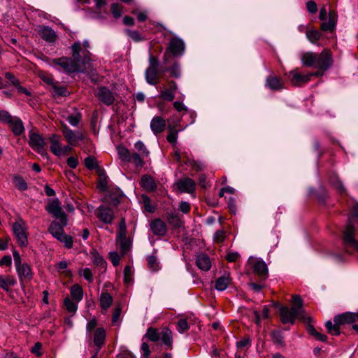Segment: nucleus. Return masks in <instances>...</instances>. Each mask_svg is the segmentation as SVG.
<instances>
[{"label":"nucleus","instance_id":"1","mask_svg":"<svg viewBox=\"0 0 358 358\" xmlns=\"http://www.w3.org/2000/svg\"><path fill=\"white\" fill-rule=\"evenodd\" d=\"M71 57H69V73H85L90 67L91 53L83 49L80 41L75 42L71 47Z\"/></svg>","mask_w":358,"mask_h":358},{"label":"nucleus","instance_id":"2","mask_svg":"<svg viewBox=\"0 0 358 358\" xmlns=\"http://www.w3.org/2000/svg\"><path fill=\"white\" fill-rule=\"evenodd\" d=\"M352 324V329L358 334V311L345 312L334 317L333 322L329 320L325 323L327 332L332 336H339L345 325Z\"/></svg>","mask_w":358,"mask_h":358},{"label":"nucleus","instance_id":"3","mask_svg":"<svg viewBox=\"0 0 358 358\" xmlns=\"http://www.w3.org/2000/svg\"><path fill=\"white\" fill-rule=\"evenodd\" d=\"M357 227L350 222H347L342 231L343 245L346 252L353 254L358 252V241L355 238Z\"/></svg>","mask_w":358,"mask_h":358},{"label":"nucleus","instance_id":"4","mask_svg":"<svg viewBox=\"0 0 358 358\" xmlns=\"http://www.w3.org/2000/svg\"><path fill=\"white\" fill-rule=\"evenodd\" d=\"M185 50V44L182 39L177 36L171 38L163 55V64L168 65L170 59L180 57Z\"/></svg>","mask_w":358,"mask_h":358},{"label":"nucleus","instance_id":"5","mask_svg":"<svg viewBox=\"0 0 358 358\" xmlns=\"http://www.w3.org/2000/svg\"><path fill=\"white\" fill-rule=\"evenodd\" d=\"M149 66L145 72L146 82L152 85L158 84L160 78L163 76L161 72L165 66H160L159 60L157 57L150 55L149 56Z\"/></svg>","mask_w":358,"mask_h":358},{"label":"nucleus","instance_id":"6","mask_svg":"<svg viewBox=\"0 0 358 358\" xmlns=\"http://www.w3.org/2000/svg\"><path fill=\"white\" fill-rule=\"evenodd\" d=\"M280 321L282 324H294L296 318L303 322H310L311 319L300 312L298 308L282 306L279 308Z\"/></svg>","mask_w":358,"mask_h":358},{"label":"nucleus","instance_id":"7","mask_svg":"<svg viewBox=\"0 0 358 358\" xmlns=\"http://www.w3.org/2000/svg\"><path fill=\"white\" fill-rule=\"evenodd\" d=\"M181 121L182 117H180L178 115H173L167 120L168 134L166 140L173 145L177 143L178 132L184 130L188 125L187 124L185 125L182 124Z\"/></svg>","mask_w":358,"mask_h":358},{"label":"nucleus","instance_id":"8","mask_svg":"<svg viewBox=\"0 0 358 358\" xmlns=\"http://www.w3.org/2000/svg\"><path fill=\"white\" fill-rule=\"evenodd\" d=\"M119 158L124 162L133 163L136 167L142 168L144 164V160L141 159L140 155L134 152L131 153L129 150L124 145H118L117 147Z\"/></svg>","mask_w":358,"mask_h":358},{"label":"nucleus","instance_id":"9","mask_svg":"<svg viewBox=\"0 0 358 358\" xmlns=\"http://www.w3.org/2000/svg\"><path fill=\"white\" fill-rule=\"evenodd\" d=\"M13 234L20 247H26L28 244L26 223L22 218H18L13 224Z\"/></svg>","mask_w":358,"mask_h":358},{"label":"nucleus","instance_id":"10","mask_svg":"<svg viewBox=\"0 0 358 358\" xmlns=\"http://www.w3.org/2000/svg\"><path fill=\"white\" fill-rule=\"evenodd\" d=\"M45 210L57 220H60L64 224L67 222V217L62 210L61 203L58 199H48L45 206Z\"/></svg>","mask_w":358,"mask_h":358},{"label":"nucleus","instance_id":"11","mask_svg":"<svg viewBox=\"0 0 358 358\" xmlns=\"http://www.w3.org/2000/svg\"><path fill=\"white\" fill-rule=\"evenodd\" d=\"M71 301L69 299V314H74L78 309V303L83 298V287L78 285H73L70 288Z\"/></svg>","mask_w":358,"mask_h":358},{"label":"nucleus","instance_id":"12","mask_svg":"<svg viewBox=\"0 0 358 358\" xmlns=\"http://www.w3.org/2000/svg\"><path fill=\"white\" fill-rule=\"evenodd\" d=\"M315 68L322 71L329 69L333 64L332 54L329 50L324 49L320 54L316 55Z\"/></svg>","mask_w":358,"mask_h":358},{"label":"nucleus","instance_id":"13","mask_svg":"<svg viewBox=\"0 0 358 358\" xmlns=\"http://www.w3.org/2000/svg\"><path fill=\"white\" fill-rule=\"evenodd\" d=\"M29 146L41 156H45L47 152L45 148L46 145L45 139L39 134L31 131L29 132Z\"/></svg>","mask_w":358,"mask_h":358},{"label":"nucleus","instance_id":"14","mask_svg":"<svg viewBox=\"0 0 358 358\" xmlns=\"http://www.w3.org/2000/svg\"><path fill=\"white\" fill-rule=\"evenodd\" d=\"M285 76L287 77L292 85L294 87H302L310 82V76L307 73H301L298 69H294Z\"/></svg>","mask_w":358,"mask_h":358},{"label":"nucleus","instance_id":"15","mask_svg":"<svg viewBox=\"0 0 358 358\" xmlns=\"http://www.w3.org/2000/svg\"><path fill=\"white\" fill-rule=\"evenodd\" d=\"M67 222L64 224L63 222L53 221L48 227V231L53 237L64 243V246L67 247V235L65 234L64 227Z\"/></svg>","mask_w":358,"mask_h":358},{"label":"nucleus","instance_id":"16","mask_svg":"<svg viewBox=\"0 0 358 358\" xmlns=\"http://www.w3.org/2000/svg\"><path fill=\"white\" fill-rule=\"evenodd\" d=\"M95 96L100 102L107 106H112L115 101V93L106 86L99 87Z\"/></svg>","mask_w":358,"mask_h":358},{"label":"nucleus","instance_id":"17","mask_svg":"<svg viewBox=\"0 0 358 358\" xmlns=\"http://www.w3.org/2000/svg\"><path fill=\"white\" fill-rule=\"evenodd\" d=\"M96 217L104 224H110L115 218L114 211L112 208L101 205L95 211Z\"/></svg>","mask_w":358,"mask_h":358},{"label":"nucleus","instance_id":"18","mask_svg":"<svg viewBox=\"0 0 358 358\" xmlns=\"http://www.w3.org/2000/svg\"><path fill=\"white\" fill-rule=\"evenodd\" d=\"M35 30L41 38L48 43H54L57 38L55 31L48 26L38 25Z\"/></svg>","mask_w":358,"mask_h":358},{"label":"nucleus","instance_id":"19","mask_svg":"<svg viewBox=\"0 0 358 358\" xmlns=\"http://www.w3.org/2000/svg\"><path fill=\"white\" fill-rule=\"evenodd\" d=\"M168 87L162 90L159 98L167 101H172L175 99V93L178 90L177 83L173 80H167Z\"/></svg>","mask_w":358,"mask_h":358},{"label":"nucleus","instance_id":"20","mask_svg":"<svg viewBox=\"0 0 358 358\" xmlns=\"http://www.w3.org/2000/svg\"><path fill=\"white\" fill-rule=\"evenodd\" d=\"M50 151L56 156H62L67 152V147H62L60 143L61 137L56 134H52L50 137Z\"/></svg>","mask_w":358,"mask_h":358},{"label":"nucleus","instance_id":"21","mask_svg":"<svg viewBox=\"0 0 358 358\" xmlns=\"http://www.w3.org/2000/svg\"><path fill=\"white\" fill-rule=\"evenodd\" d=\"M150 230L155 236H164L167 233V226L160 218L152 220L150 224Z\"/></svg>","mask_w":358,"mask_h":358},{"label":"nucleus","instance_id":"22","mask_svg":"<svg viewBox=\"0 0 358 358\" xmlns=\"http://www.w3.org/2000/svg\"><path fill=\"white\" fill-rule=\"evenodd\" d=\"M265 86L272 91H279L284 88V82L280 77L271 74L266 78Z\"/></svg>","mask_w":358,"mask_h":358},{"label":"nucleus","instance_id":"23","mask_svg":"<svg viewBox=\"0 0 358 358\" xmlns=\"http://www.w3.org/2000/svg\"><path fill=\"white\" fill-rule=\"evenodd\" d=\"M168 65H164L165 67L162 69L161 72L163 73V75L166 72H169L170 77L179 78L181 76V69L179 62L174 60V59H170Z\"/></svg>","mask_w":358,"mask_h":358},{"label":"nucleus","instance_id":"24","mask_svg":"<svg viewBox=\"0 0 358 358\" xmlns=\"http://www.w3.org/2000/svg\"><path fill=\"white\" fill-rule=\"evenodd\" d=\"M16 271L21 283H27L31 280L33 273L28 264L24 263L22 266H17Z\"/></svg>","mask_w":358,"mask_h":358},{"label":"nucleus","instance_id":"25","mask_svg":"<svg viewBox=\"0 0 358 358\" xmlns=\"http://www.w3.org/2000/svg\"><path fill=\"white\" fill-rule=\"evenodd\" d=\"M338 20V15L334 10H330L329 13L328 22H323L320 25V29L323 31L334 32Z\"/></svg>","mask_w":358,"mask_h":358},{"label":"nucleus","instance_id":"26","mask_svg":"<svg viewBox=\"0 0 358 358\" xmlns=\"http://www.w3.org/2000/svg\"><path fill=\"white\" fill-rule=\"evenodd\" d=\"M176 185L181 192L189 194L194 192L196 188L195 182L190 178L178 180Z\"/></svg>","mask_w":358,"mask_h":358},{"label":"nucleus","instance_id":"27","mask_svg":"<svg viewBox=\"0 0 358 358\" xmlns=\"http://www.w3.org/2000/svg\"><path fill=\"white\" fill-rule=\"evenodd\" d=\"M166 125V120L161 116H155L150 122V129L155 135L162 133Z\"/></svg>","mask_w":358,"mask_h":358},{"label":"nucleus","instance_id":"28","mask_svg":"<svg viewBox=\"0 0 358 358\" xmlns=\"http://www.w3.org/2000/svg\"><path fill=\"white\" fill-rule=\"evenodd\" d=\"M253 272L262 280H264L268 278V267L263 260H257L255 262L253 265Z\"/></svg>","mask_w":358,"mask_h":358},{"label":"nucleus","instance_id":"29","mask_svg":"<svg viewBox=\"0 0 358 358\" xmlns=\"http://www.w3.org/2000/svg\"><path fill=\"white\" fill-rule=\"evenodd\" d=\"M329 182L339 194L343 195L346 193V189L336 173L332 172L329 174Z\"/></svg>","mask_w":358,"mask_h":358},{"label":"nucleus","instance_id":"30","mask_svg":"<svg viewBox=\"0 0 358 358\" xmlns=\"http://www.w3.org/2000/svg\"><path fill=\"white\" fill-rule=\"evenodd\" d=\"M7 124L15 136H20L24 132L23 122L18 117L12 116L11 121Z\"/></svg>","mask_w":358,"mask_h":358},{"label":"nucleus","instance_id":"31","mask_svg":"<svg viewBox=\"0 0 358 358\" xmlns=\"http://www.w3.org/2000/svg\"><path fill=\"white\" fill-rule=\"evenodd\" d=\"M196 264L199 268L208 271L211 268V262L208 255L205 253L199 254L196 257Z\"/></svg>","mask_w":358,"mask_h":358},{"label":"nucleus","instance_id":"32","mask_svg":"<svg viewBox=\"0 0 358 358\" xmlns=\"http://www.w3.org/2000/svg\"><path fill=\"white\" fill-rule=\"evenodd\" d=\"M106 333L103 327L97 328L94 334L93 342L96 347L101 348L105 344Z\"/></svg>","mask_w":358,"mask_h":358},{"label":"nucleus","instance_id":"33","mask_svg":"<svg viewBox=\"0 0 358 358\" xmlns=\"http://www.w3.org/2000/svg\"><path fill=\"white\" fill-rule=\"evenodd\" d=\"M84 138V131L78 129L77 131L69 129V145H76Z\"/></svg>","mask_w":358,"mask_h":358},{"label":"nucleus","instance_id":"34","mask_svg":"<svg viewBox=\"0 0 358 358\" xmlns=\"http://www.w3.org/2000/svg\"><path fill=\"white\" fill-rule=\"evenodd\" d=\"M141 186L148 192H154L157 189V184L155 180L149 175H144L142 176Z\"/></svg>","mask_w":358,"mask_h":358},{"label":"nucleus","instance_id":"35","mask_svg":"<svg viewBox=\"0 0 358 358\" xmlns=\"http://www.w3.org/2000/svg\"><path fill=\"white\" fill-rule=\"evenodd\" d=\"M316 53L313 52H306L301 55V63L304 66L314 67L316 62Z\"/></svg>","mask_w":358,"mask_h":358},{"label":"nucleus","instance_id":"36","mask_svg":"<svg viewBox=\"0 0 358 358\" xmlns=\"http://www.w3.org/2000/svg\"><path fill=\"white\" fill-rule=\"evenodd\" d=\"M231 282V278L229 274H224L215 280V288L218 291H224L227 288Z\"/></svg>","mask_w":358,"mask_h":358},{"label":"nucleus","instance_id":"37","mask_svg":"<svg viewBox=\"0 0 358 358\" xmlns=\"http://www.w3.org/2000/svg\"><path fill=\"white\" fill-rule=\"evenodd\" d=\"M124 194L120 189H112L108 197V201L110 205L117 206Z\"/></svg>","mask_w":358,"mask_h":358},{"label":"nucleus","instance_id":"38","mask_svg":"<svg viewBox=\"0 0 358 358\" xmlns=\"http://www.w3.org/2000/svg\"><path fill=\"white\" fill-rule=\"evenodd\" d=\"M166 220L173 229H178L182 225V222L180 217L176 213H168L166 214Z\"/></svg>","mask_w":358,"mask_h":358},{"label":"nucleus","instance_id":"39","mask_svg":"<svg viewBox=\"0 0 358 358\" xmlns=\"http://www.w3.org/2000/svg\"><path fill=\"white\" fill-rule=\"evenodd\" d=\"M113 301V297L108 292H104L101 293L99 299V303L101 309L108 310L112 305Z\"/></svg>","mask_w":358,"mask_h":358},{"label":"nucleus","instance_id":"40","mask_svg":"<svg viewBox=\"0 0 358 358\" xmlns=\"http://www.w3.org/2000/svg\"><path fill=\"white\" fill-rule=\"evenodd\" d=\"M90 255L92 257V262L95 266H99L100 268H106V261L96 249L93 248L90 250Z\"/></svg>","mask_w":358,"mask_h":358},{"label":"nucleus","instance_id":"41","mask_svg":"<svg viewBox=\"0 0 358 358\" xmlns=\"http://www.w3.org/2000/svg\"><path fill=\"white\" fill-rule=\"evenodd\" d=\"M16 284V280L14 277L11 275H6L3 278L0 275V287L3 289L6 292H9L10 287L14 286Z\"/></svg>","mask_w":358,"mask_h":358},{"label":"nucleus","instance_id":"42","mask_svg":"<svg viewBox=\"0 0 358 358\" xmlns=\"http://www.w3.org/2000/svg\"><path fill=\"white\" fill-rule=\"evenodd\" d=\"M52 65L57 70L67 73V57H62L54 59L52 61Z\"/></svg>","mask_w":358,"mask_h":358},{"label":"nucleus","instance_id":"43","mask_svg":"<svg viewBox=\"0 0 358 358\" xmlns=\"http://www.w3.org/2000/svg\"><path fill=\"white\" fill-rule=\"evenodd\" d=\"M55 98H59L65 96L66 87L64 86L58 85L57 82H55L49 89Z\"/></svg>","mask_w":358,"mask_h":358},{"label":"nucleus","instance_id":"44","mask_svg":"<svg viewBox=\"0 0 358 358\" xmlns=\"http://www.w3.org/2000/svg\"><path fill=\"white\" fill-rule=\"evenodd\" d=\"M308 333L311 335L312 336L315 337L317 340L322 341V342H326L327 340V336L325 334H322L320 332H318L313 325L311 324H308L306 327Z\"/></svg>","mask_w":358,"mask_h":358},{"label":"nucleus","instance_id":"45","mask_svg":"<svg viewBox=\"0 0 358 358\" xmlns=\"http://www.w3.org/2000/svg\"><path fill=\"white\" fill-rule=\"evenodd\" d=\"M306 35L308 41L313 43L317 44V41L322 38V34L317 29H310L306 31Z\"/></svg>","mask_w":358,"mask_h":358},{"label":"nucleus","instance_id":"46","mask_svg":"<svg viewBox=\"0 0 358 358\" xmlns=\"http://www.w3.org/2000/svg\"><path fill=\"white\" fill-rule=\"evenodd\" d=\"M162 341L167 347L172 348V332L169 328H164L162 331Z\"/></svg>","mask_w":358,"mask_h":358},{"label":"nucleus","instance_id":"47","mask_svg":"<svg viewBox=\"0 0 358 358\" xmlns=\"http://www.w3.org/2000/svg\"><path fill=\"white\" fill-rule=\"evenodd\" d=\"M117 241L120 242V252L124 255L127 253L131 247V241L127 238L126 236L124 238H117Z\"/></svg>","mask_w":358,"mask_h":358},{"label":"nucleus","instance_id":"48","mask_svg":"<svg viewBox=\"0 0 358 358\" xmlns=\"http://www.w3.org/2000/svg\"><path fill=\"white\" fill-rule=\"evenodd\" d=\"M82 119V114L76 108L73 113L69 115V123L72 126L78 127Z\"/></svg>","mask_w":358,"mask_h":358},{"label":"nucleus","instance_id":"49","mask_svg":"<svg viewBox=\"0 0 358 358\" xmlns=\"http://www.w3.org/2000/svg\"><path fill=\"white\" fill-rule=\"evenodd\" d=\"M348 222L356 225L358 224V203H355L349 214Z\"/></svg>","mask_w":358,"mask_h":358},{"label":"nucleus","instance_id":"50","mask_svg":"<svg viewBox=\"0 0 358 358\" xmlns=\"http://www.w3.org/2000/svg\"><path fill=\"white\" fill-rule=\"evenodd\" d=\"M135 149L139 152L140 153H138L141 155V159H143V157H146L149 155L150 152L147 149L145 144L141 141H138L134 144Z\"/></svg>","mask_w":358,"mask_h":358},{"label":"nucleus","instance_id":"51","mask_svg":"<svg viewBox=\"0 0 358 358\" xmlns=\"http://www.w3.org/2000/svg\"><path fill=\"white\" fill-rule=\"evenodd\" d=\"M148 267L151 271H157L159 269V262L155 255H149L146 258Z\"/></svg>","mask_w":358,"mask_h":358},{"label":"nucleus","instance_id":"52","mask_svg":"<svg viewBox=\"0 0 358 358\" xmlns=\"http://www.w3.org/2000/svg\"><path fill=\"white\" fill-rule=\"evenodd\" d=\"M145 337L148 338V339L152 342H157L160 338L157 329L153 327H149L147 329Z\"/></svg>","mask_w":358,"mask_h":358},{"label":"nucleus","instance_id":"53","mask_svg":"<svg viewBox=\"0 0 358 358\" xmlns=\"http://www.w3.org/2000/svg\"><path fill=\"white\" fill-rule=\"evenodd\" d=\"M271 336L273 343L280 345H284V336L280 330L272 331Z\"/></svg>","mask_w":358,"mask_h":358},{"label":"nucleus","instance_id":"54","mask_svg":"<svg viewBox=\"0 0 358 358\" xmlns=\"http://www.w3.org/2000/svg\"><path fill=\"white\" fill-rule=\"evenodd\" d=\"M85 73H87L90 79V80L93 83H98L101 80V76L98 74L96 69L92 68V64L90 63V69H87V71Z\"/></svg>","mask_w":358,"mask_h":358},{"label":"nucleus","instance_id":"55","mask_svg":"<svg viewBox=\"0 0 358 358\" xmlns=\"http://www.w3.org/2000/svg\"><path fill=\"white\" fill-rule=\"evenodd\" d=\"M123 6L118 3H113L110 5V11L113 16L115 19H118L122 16Z\"/></svg>","mask_w":358,"mask_h":358},{"label":"nucleus","instance_id":"56","mask_svg":"<svg viewBox=\"0 0 358 358\" xmlns=\"http://www.w3.org/2000/svg\"><path fill=\"white\" fill-rule=\"evenodd\" d=\"M126 32L127 36L129 38H131L134 42H140L145 40V38L142 36V35L138 31L127 29Z\"/></svg>","mask_w":358,"mask_h":358},{"label":"nucleus","instance_id":"57","mask_svg":"<svg viewBox=\"0 0 358 358\" xmlns=\"http://www.w3.org/2000/svg\"><path fill=\"white\" fill-rule=\"evenodd\" d=\"M292 303L294 305L292 307L298 308L301 313L305 314V311L303 309V303L301 296L296 294L293 295L292 297Z\"/></svg>","mask_w":358,"mask_h":358},{"label":"nucleus","instance_id":"58","mask_svg":"<svg viewBox=\"0 0 358 358\" xmlns=\"http://www.w3.org/2000/svg\"><path fill=\"white\" fill-rule=\"evenodd\" d=\"M176 326L178 331L180 334H183L189 329V325L187 319L179 320L177 322Z\"/></svg>","mask_w":358,"mask_h":358},{"label":"nucleus","instance_id":"59","mask_svg":"<svg viewBox=\"0 0 358 358\" xmlns=\"http://www.w3.org/2000/svg\"><path fill=\"white\" fill-rule=\"evenodd\" d=\"M15 186L21 191L27 189L28 186L22 176H16L14 178Z\"/></svg>","mask_w":358,"mask_h":358},{"label":"nucleus","instance_id":"60","mask_svg":"<svg viewBox=\"0 0 358 358\" xmlns=\"http://www.w3.org/2000/svg\"><path fill=\"white\" fill-rule=\"evenodd\" d=\"M85 165L89 170H93L98 167L97 161L92 156H89L85 159Z\"/></svg>","mask_w":358,"mask_h":358},{"label":"nucleus","instance_id":"61","mask_svg":"<svg viewBox=\"0 0 358 358\" xmlns=\"http://www.w3.org/2000/svg\"><path fill=\"white\" fill-rule=\"evenodd\" d=\"M97 188L101 192H106L108 189V182L105 173L99 174V182L97 184Z\"/></svg>","mask_w":358,"mask_h":358},{"label":"nucleus","instance_id":"62","mask_svg":"<svg viewBox=\"0 0 358 358\" xmlns=\"http://www.w3.org/2000/svg\"><path fill=\"white\" fill-rule=\"evenodd\" d=\"M127 234V227L125 219L122 217L119 224V231L117 234V238H124Z\"/></svg>","mask_w":358,"mask_h":358},{"label":"nucleus","instance_id":"63","mask_svg":"<svg viewBox=\"0 0 358 358\" xmlns=\"http://www.w3.org/2000/svg\"><path fill=\"white\" fill-rule=\"evenodd\" d=\"M79 273L89 282H92L93 281V275L90 268H83L80 271Z\"/></svg>","mask_w":358,"mask_h":358},{"label":"nucleus","instance_id":"64","mask_svg":"<svg viewBox=\"0 0 358 358\" xmlns=\"http://www.w3.org/2000/svg\"><path fill=\"white\" fill-rule=\"evenodd\" d=\"M12 115L5 110H0V122L8 124L11 121Z\"/></svg>","mask_w":358,"mask_h":358}]
</instances>
